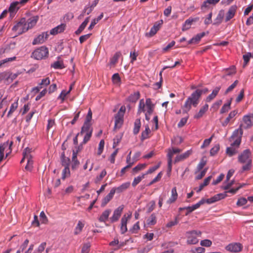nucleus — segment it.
Returning <instances> with one entry per match:
<instances>
[{
	"label": "nucleus",
	"mask_w": 253,
	"mask_h": 253,
	"mask_svg": "<svg viewBox=\"0 0 253 253\" xmlns=\"http://www.w3.org/2000/svg\"><path fill=\"white\" fill-rule=\"evenodd\" d=\"M28 30L26 25V19L25 18H21L20 21L12 28V31L16 32L18 35H21Z\"/></svg>",
	"instance_id": "obj_6"
},
{
	"label": "nucleus",
	"mask_w": 253,
	"mask_h": 253,
	"mask_svg": "<svg viewBox=\"0 0 253 253\" xmlns=\"http://www.w3.org/2000/svg\"><path fill=\"white\" fill-rule=\"evenodd\" d=\"M163 23V21H161V23L156 22L153 26L151 28L150 32L146 34L147 37H151L154 36L158 31H159L161 28V25Z\"/></svg>",
	"instance_id": "obj_13"
},
{
	"label": "nucleus",
	"mask_w": 253,
	"mask_h": 253,
	"mask_svg": "<svg viewBox=\"0 0 253 253\" xmlns=\"http://www.w3.org/2000/svg\"><path fill=\"white\" fill-rule=\"evenodd\" d=\"M244 124H242L239 128H242L247 129L253 126V123L251 119V116L250 115H246L243 117V119Z\"/></svg>",
	"instance_id": "obj_12"
},
{
	"label": "nucleus",
	"mask_w": 253,
	"mask_h": 253,
	"mask_svg": "<svg viewBox=\"0 0 253 253\" xmlns=\"http://www.w3.org/2000/svg\"><path fill=\"white\" fill-rule=\"evenodd\" d=\"M145 175L146 174H143L141 175L135 177L132 183V186H136L142 180V179L144 178Z\"/></svg>",
	"instance_id": "obj_44"
},
{
	"label": "nucleus",
	"mask_w": 253,
	"mask_h": 253,
	"mask_svg": "<svg viewBox=\"0 0 253 253\" xmlns=\"http://www.w3.org/2000/svg\"><path fill=\"white\" fill-rule=\"evenodd\" d=\"M70 171L69 167H66L63 169L62 172V177L61 178L63 180L65 179L66 178L70 177Z\"/></svg>",
	"instance_id": "obj_40"
},
{
	"label": "nucleus",
	"mask_w": 253,
	"mask_h": 253,
	"mask_svg": "<svg viewBox=\"0 0 253 253\" xmlns=\"http://www.w3.org/2000/svg\"><path fill=\"white\" fill-rule=\"evenodd\" d=\"M147 223L149 225H155L157 222V218L155 213H152L147 219Z\"/></svg>",
	"instance_id": "obj_37"
},
{
	"label": "nucleus",
	"mask_w": 253,
	"mask_h": 253,
	"mask_svg": "<svg viewBox=\"0 0 253 253\" xmlns=\"http://www.w3.org/2000/svg\"><path fill=\"white\" fill-rule=\"evenodd\" d=\"M104 144H105L104 140L103 139L101 140L99 143V146H98V152H97V154L98 155H100L102 154V153L103 151Z\"/></svg>",
	"instance_id": "obj_54"
},
{
	"label": "nucleus",
	"mask_w": 253,
	"mask_h": 253,
	"mask_svg": "<svg viewBox=\"0 0 253 253\" xmlns=\"http://www.w3.org/2000/svg\"><path fill=\"white\" fill-rule=\"evenodd\" d=\"M220 145L219 144L215 145L210 150V154L211 156H214L217 154L219 150Z\"/></svg>",
	"instance_id": "obj_47"
},
{
	"label": "nucleus",
	"mask_w": 253,
	"mask_h": 253,
	"mask_svg": "<svg viewBox=\"0 0 253 253\" xmlns=\"http://www.w3.org/2000/svg\"><path fill=\"white\" fill-rule=\"evenodd\" d=\"M209 108L208 104H205L199 110V112L194 116V118L199 119L201 118L204 114L207 111Z\"/></svg>",
	"instance_id": "obj_28"
},
{
	"label": "nucleus",
	"mask_w": 253,
	"mask_h": 253,
	"mask_svg": "<svg viewBox=\"0 0 253 253\" xmlns=\"http://www.w3.org/2000/svg\"><path fill=\"white\" fill-rule=\"evenodd\" d=\"M49 34L47 32H44L39 35L33 41V44L36 45L38 44L42 43L47 39Z\"/></svg>",
	"instance_id": "obj_11"
},
{
	"label": "nucleus",
	"mask_w": 253,
	"mask_h": 253,
	"mask_svg": "<svg viewBox=\"0 0 253 253\" xmlns=\"http://www.w3.org/2000/svg\"><path fill=\"white\" fill-rule=\"evenodd\" d=\"M11 44L9 45H6L5 46L0 48V54L2 55L5 53H8L11 50Z\"/></svg>",
	"instance_id": "obj_48"
},
{
	"label": "nucleus",
	"mask_w": 253,
	"mask_h": 253,
	"mask_svg": "<svg viewBox=\"0 0 253 253\" xmlns=\"http://www.w3.org/2000/svg\"><path fill=\"white\" fill-rule=\"evenodd\" d=\"M220 0H206L201 6V9L207 8L209 7L210 4L215 5Z\"/></svg>",
	"instance_id": "obj_33"
},
{
	"label": "nucleus",
	"mask_w": 253,
	"mask_h": 253,
	"mask_svg": "<svg viewBox=\"0 0 253 253\" xmlns=\"http://www.w3.org/2000/svg\"><path fill=\"white\" fill-rule=\"evenodd\" d=\"M91 247L90 243L89 242L84 243L82 248L81 253H88Z\"/></svg>",
	"instance_id": "obj_45"
},
{
	"label": "nucleus",
	"mask_w": 253,
	"mask_h": 253,
	"mask_svg": "<svg viewBox=\"0 0 253 253\" xmlns=\"http://www.w3.org/2000/svg\"><path fill=\"white\" fill-rule=\"evenodd\" d=\"M106 174L107 172L105 169L103 170L100 173V175L96 177L95 182L96 183H98V182L100 181L103 179V178L106 175Z\"/></svg>",
	"instance_id": "obj_56"
},
{
	"label": "nucleus",
	"mask_w": 253,
	"mask_h": 253,
	"mask_svg": "<svg viewBox=\"0 0 253 253\" xmlns=\"http://www.w3.org/2000/svg\"><path fill=\"white\" fill-rule=\"evenodd\" d=\"M177 196L178 195L176 191V188L174 187L171 190V195L169 199L167 201V203L170 204L174 203L177 199Z\"/></svg>",
	"instance_id": "obj_26"
},
{
	"label": "nucleus",
	"mask_w": 253,
	"mask_h": 253,
	"mask_svg": "<svg viewBox=\"0 0 253 253\" xmlns=\"http://www.w3.org/2000/svg\"><path fill=\"white\" fill-rule=\"evenodd\" d=\"M225 249L230 252L239 253L242 250L243 246L239 243H233L227 245Z\"/></svg>",
	"instance_id": "obj_9"
},
{
	"label": "nucleus",
	"mask_w": 253,
	"mask_h": 253,
	"mask_svg": "<svg viewBox=\"0 0 253 253\" xmlns=\"http://www.w3.org/2000/svg\"><path fill=\"white\" fill-rule=\"evenodd\" d=\"M127 218L124 216L121 219V232L122 234L125 233L127 230Z\"/></svg>",
	"instance_id": "obj_32"
},
{
	"label": "nucleus",
	"mask_w": 253,
	"mask_h": 253,
	"mask_svg": "<svg viewBox=\"0 0 253 253\" xmlns=\"http://www.w3.org/2000/svg\"><path fill=\"white\" fill-rule=\"evenodd\" d=\"M111 212V211L110 210H106L104 211L99 217V220L100 222H105L108 219Z\"/></svg>",
	"instance_id": "obj_31"
},
{
	"label": "nucleus",
	"mask_w": 253,
	"mask_h": 253,
	"mask_svg": "<svg viewBox=\"0 0 253 253\" xmlns=\"http://www.w3.org/2000/svg\"><path fill=\"white\" fill-rule=\"evenodd\" d=\"M51 67L55 69H61L65 68L63 61L61 59L60 57H58V60L52 64Z\"/></svg>",
	"instance_id": "obj_24"
},
{
	"label": "nucleus",
	"mask_w": 253,
	"mask_h": 253,
	"mask_svg": "<svg viewBox=\"0 0 253 253\" xmlns=\"http://www.w3.org/2000/svg\"><path fill=\"white\" fill-rule=\"evenodd\" d=\"M88 132H92V128L91 127L90 124L84 123L80 132L81 134H83L84 133H87Z\"/></svg>",
	"instance_id": "obj_34"
},
{
	"label": "nucleus",
	"mask_w": 253,
	"mask_h": 253,
	"mask_svg": "<svg viewBox=\"0 0 253 253\" xmlns=\"http://www.w3.org/2000/svg\"><path fill=\"white\" fill-rule=\"evenodd\" d=\"M150 133V130L148 125L145 126V130L141 133V140H145L149 137V134Z\"/></svg>",
	"instance_id": "obj_41"
},
{
	"label": "nucleus",
	"mask_w": 253,
	"mask_h": 253,
	"mask_svg": "<svg viewBox=\"0 0 253 253\" xmlns=\"http://www.w3.org/2000/svg\"><path fill=\"white\" fill-rule=\"evenodd\" d=\"M237 113H238L237 110H235L231 111L229 113L228 116L225 120V121L222 123V126H226L228 125V124L230 122L232 118H233L237 115Z\"/></svg>",
	"instance_id": "obj_27"
},
{
	"label": "nucleus",
	"mask_w": 253,
	"mask_h": 253,
	"mask_svg": "<svg viewBox=\"0 0 253 253\" xmlns=\"http://www.w3.org/2000/svg\"><path fill=\"white\" fill-rule=\"evenodd\" d=\"M84 225V223H83L81 221H79L75 229L74 234L75 235L80 234L82 231Z\"/></svg>",
	"instance_id": "obj_38"
},
{
	"label": "nucleus",
	"mask_w": 253,
	"mask_h": 253,
	"mask_svg": "<svg viewBox=\"0 0 253 253\" xmlns=\"http://www.w3.org/2000/svg\"><path fill=\"white\" fill-rule=\"evenodd\" d=\"M66 27V25L65 24H61L60 25L52 29L50 31V34L51 35H55L58 33H61L65 30Z\"/></svg>",
	"instance_id": "obj_16"
},
{
	"label": "nucleus",
	"mask_w": 253,
	"mask_h": 253,
	"mask_svg": "<svg viewBox=\"0 0 253 253\" xmlns=\"http://www.w3.org/2000/svg\"><path fill=\"white\" fill-rule=\"evenodd\" d=\"M126 107L122 106L118 113L115 115L114 128H120L124 123V117L126 112Z\"/></svg>",
	"instance_id": "obj_5"
},
{
	"label": "nucleus",
	"mask_w": 253,
	"mask_h": 253,
	"mask_svg": "<svg viewBox=\"0 0 253 253\" xmlns=\"http://www.w3.org/2000/svg\"><path fill=\"white\" fill-rule=\"evenodd\" d=\"M196 21L197 19H193L191 18H189V19H187L182 25V30L183 31H185L191 28L193 22Z\"/></svg>",
	"instance_id": "obj_22"
},
{
	"label": "nucleus",
	"mask_w": 253,
	"mask_h": 253,
	"mask_svg": "<svg viewBox=\"0 0 253 253\" xmlns=\"http://www.w3.org/2000/svg\"><path fill=\"white\" fill-rule=\"evenodd\" d=\"M205 36V32H203L202 33L198 34L196 36H195L194 37L192 38L190 40H189L188 42V43L189 44L197 43L200 42V41L201 40L202 38H203Z\"/></svg>",
	"instance_id": "obj_23"
},
{
	"label": "nucleus",
	"mask_w": 253,
	"mask_h": 253,
	"mask_svg": "<svg viewBox=\"0 0 253 253\" xmlns=\"http://www.w3.org/2000/svg\"><path fill=\"white\" fill-rule=\"evenodd\" d=\"M11 75L8 72H3L0 73V83L4 80L8 81Z\"/></svg>",
	"instance_id": "obj_42"
},
{
	"label": "nucleus",
	"mask_w": 253,
	"mask_h": 253,
	"mask_svg": "<svg viewBox=\"0 0 253 253\" xmlns=\"http://www.w3.org/2000/svg\"><path fill=\"white\" fill-rule=\"evenodd\" d=\"M32 149L27 147L23 152V158L20 161L21 163H23L25 159H31L32 158L31 155Z\"/></svg>",
	"instance_id": "obj_25"
},
{
	"label": "nucleus",
	"mask_w": 253,
	"mask_h": 253,
	"mask_svg": "<svg viewBox=\"0 0 253 253\" xmlns=\"http://www.w3.org/2000/svg\"><path fill=\"white\" fill-rule=\"evenodd\" d=\"M208 91V89L205 88L203 89H198L193 92L182 107L183 112L187 114L191 109L192 105L194 107H196L199 103V98L202 94H206Z\"/></svg>",
	"instance_id": "obj_1"
},
{
	"label": "nucleus",
	"mask_w": 253,
	"mask_h": 253,
	"mask_svg": "<svg viewBox=\"0 0 253 253\" xmlns=\"http://www.w3.org/2000/svg\"><path fill=\"white\" fill-rule=\"evenodd\" d=\"M115 193V190L113 189L112 188L110 191V193L102 200L101 207L105 206L107 204V203H108L111 201V200L113 198Z\"/></svg>",
	"instance_id": "obj_17"
},
{
	"label": "nucleus",
	"mask_w": 253,
	"mask_h": 253,
	"mask_svg": "<svg viewBox=\"0 0 253 253\" xmlns=\"http://www.w3.org/2000/svg\"><path fill=\"white\" fill-rule=\"evenodd\" d=\"M46 245V244L45 242L42 243L39 246L38 248L34 251V253H42L45 249Z\"/></svg>",
	"instance_id": "obj_52"
},
{
	"label": "nucleus",
	"mask_w": 253,
	"mask_h": 253,
	"mask_svg": "<svg viewBox=\"0 0 253 253\" xmlns=\"http://www.w3.org/2000/svg\"><path fill=\"white\" fill-rule=\"evenodd\" d=\"M236 73V69L235 66H232L229 69H227L225 72V76H231L235 74Z\"/></svg>",
	"instance_id": "obj_55"
},
{
	"label": "nucleus",
	"mask_w": 253,
	"mask_h": 253,
	"mask_svg": "<svg viewBox=\"0 0 253 253\" xmlns=\"http://www.w3.org/2000/svg\"><path fill=\"white\" fill-rule=\"evenodd\" d=\"M192 151L191 150H189L183 154L177 156L174 160V162L177 163L184 160V159L189 157V156L192 154Z\"/></svg>",
	"instance_id": "obj_19"
},
{
	"label": "nucleus",
	"mask_w": 253,
	"mask_h": 253,
	"mask_svg": "<svg viewBox=\"0 0 253 253\" xmlns=\"http://www.w3.org/2000/svg\"><path fill=\"white\" fill-rule=\"evenodd\" d=\"M124 208V206L123 205H121L114 211L112 216L110 218L111 222H115L119 220L122 214Z\"/></svg>",
	"instance_id": "obj_10"
},
{
	"label": "nucleus",
	"mask_w": 253,
	"mask_h": 253,
	"mask_svg": "<svg viewBox=\"0 0 253 253\" xmlns=\"http://www.w3.org/2000/svg\"><path fill=\"white\" fill-rule=\"evenodd\" d=\"M94 6H92V5L90 6H86L83 11L82 16H84V13H86V14H89L92 11L93 8Z\"/></svg>",
	"instance_id": "obj_61"
},
{
	"label": "nucleus",
	"mask_w": 253,
	"mask_h": 253,
	"mask_svg": "<svg viewBox=\"0 0 253 253\" xmlns=\"http://www.w3.org/2000/svg\"><path fill=\"white\" fill-rule=\"evenodd\" d=\"M238 84V81L236 80L231 85H230L225 91V94H227L232 91Z\"/></svg>",
	"instance_id": "obj_51"
},
{
	"label": "nucleus",
	"mask_w": 253,
	"mask_h": 253,
	"mask_svg": "<svg viewBox=\"0 0 253 253\" xmlns=\"http://www.w3.org/2000/svg\"><path fill=\"white\" fill-rule=\"evenodd\" d=\"M193 253H203L205 252V249L203 247L195 248L191 250Z\"/></svg>",
	"instance_id": "obj_64"
},
{
	"label": "nucleus",
	"mask_w": 253,
	"mask_h": 253,
	"mask_svg": "<svg viewBox=\"0 0 253 253\" xmlns=\"http://www.w3.org/2000/svg\"><path fill=\"white\" fill-rule=\"evenodd\" d=\"M121 52H117L110 59V64L112 65L116 64L118 62V59L121 57Z\"/></svg>",
	"instance_id": "obj_39"
},
{
	"label": "nucleus",
	"mask_w": 253,
	"mask_h": 253,
	"mask_svg": "<svg viewBox=\"0 0 253 253\" xmlns=\"http://www.w3.org/2000/svg\"><path fill=\"white\" fill-rule=\"evenodd\" d=\"M62 165L64 166V168L66 167H69L70 163V159L68 158H66L64 156V154L62 155Z\"/></svg>",
	"instance_id": "obj_57"
},
{
	"label": "nucleus",
	"mask_w": 253,
	"mask_h": 253,
	"mask_svg": "<svg viewBox=\"0 0 253 253\" xmlns=\"http://www.w3.org/2000/svg\"><path fill=\"white\" fill-rule=\"evenodd\" d=\"M91 34H88L86 35H84L82 36H81L79 38V41L80 43H83L84 42L86 41L87 40H88L90 37L91 36Z\"/></svg>",
	"instance_id": "obj_62"
},
{
	"label": "nucleus",
	"mask_w": 253,
	"mask_h": 253,
	"mask_svg": "<svg viewBox=\"0 0 253 253\" xmlns=\"http://www.w3.org/2000/svg\"><path fill=\"white\" fill-rule=\"evenodd\" d=\"M19 4L18 1H16L12 3L9 7V11L10 12H14L16 10H17L19 7H17V5Z\"/></svg>",
	"instance_id": "obj_50"
},
{
	"label": "nucleus",
	"mask_w": 253,
	"mask_h": 253,
	"mask_svg": "<svg viewBox=\"0 0 253 253\" xmlns=\"http://www.w3.org/2000/svg\"><path fill=\"white\" fill-rule=\"evenodd\" d=\"M200 244L202 246H205L207 247H210L211 244L212 242L211 240L208 239H205L204 240H202L201 241Z\"/></svg>",
	"instance_id": "obj_58"
},
{
	"label": "nucleus",
	"mask_w": 253,
	"mask_h": 253,
	"mask_svg": "<svg viewBox=\"0 0 253 253\" xmlns=\"http://www.w3.org/2000/svg\"><path fill=\"white\" fill-rule=\"evenodd\" d=\"M129 186V182H126L117 188H113L112 189L115 190V192L121 193L127 189Z\"/></svg>",
	"instance_id": "obj_30"
},
{
	"label": "nucleus",
	"mask_w": 253,
	"mask_h": 253,
	"mask_svg": "<svg viewBox=\"0 0 253 253\" xmlns=\"http://www.w3.org/2000/svg\"><path fill=\"white\" fill-rule=\"evenodd\" d=\"M40 216L41 221L42 223L45 224L47 222V218L43 211L40 213Z\"/></svg>",
	"instance_id": "obj_60"
},
{
	"label": "nucleus",
	"mask_w": 253,
	"mask_h": 253,
	"mask_svg": "<svg viewBox=\"0 0 253 253\" xmlns=\"http://www.w3.org/2000/svg\"><path fill=\"white\" fill-rule=\"evenodd\" d=\"M238 162L241 164H246L242 167V171L250 170L252 167L251 153L249 149L243 151L238 156Z\"/></svg>",
	"instance_id": "obj_3"
},
{
	"label": "nucleus",
	"mask_w": 253,
	"mask_h": 253,
	"mask_svg": "<svg viewBox=\"0 0 253 253\" xmlns=\"http://www.w3.org/2000/svg\"><path fill=\"white\" fill-rule=\"evenodd\" d=\"M225 195L222 193H220L214 195L213 197L208 199L205 201V202L208 204H212L220 200L223 199L225 198Z\"/></svg>",
	"instance_id": "obj_18"
},
{
	"label": "nucleus",
	"mask_w": 253,
	"mask_h": 253,
	"mask_svg": "<svg viewBox=\"0 0 253 253\" xmlns=\"http://www.w3.org/2000/svg\"><path fill=\"white\" fill-rule=\"evenodd\" d=\"M18 106V99H17L15 102L11 104L10 110L8 111L7 117L9 118L11 117L13 113L17 109Z\"/></svg>",
	"instance_id": "obj_29"
},
{
	"label": "nucleus",
	"mask_w": 253,
	"mask_h": 253,
	"mask_svg": "<svg viewBox=\"0 0 253 253\" xmlns=\"http://www.w3.org/2000/svg\"><path fill=\"white\" fill-rule=\"evenodd\" d=\"M201 232L197 230H192L187 232V243L190 245H194L198 243L199 240L197 236H200L201 235Z\"/></svg>",
	"instance_id": "obj_7"
},
{
	"label": "nucleus",
	"mask_w": 253,
	"mask_h": 253,
	"mask_svg": "<svg viewBox=\"0 0 253 253\" xmlns=\"http://www.w3.org/2000/svg\"><path fill=\"white\" fill-rule=\"evenodd\" d=\"M141 126V122L139 119H137L135 120L134 124V128H133V133L134 134H137L140 130V128Z\"/></svg>",
	"instance_id": "obj_35"
},
{
	"label": "nucleus",
	"mask_w": 253,
	"mask_h": 253,
	"mask_svg": "<svg viewBox=\"0 0 253 253\" xmlns=\"http://www.w3.org/2000/svg\"><path fill=\"white\" fill-rule=\"evenodd\" d=\"M79 150L76 152L74 150L73 152V156L72 158V169H76L80 165V162L77 159V153Z\"/></svg>",
	"instance_id": "obj_20"
},
{
	"label": "nucleus",
	"mask_w": 253,
	"mask_h": 253,
	"mask_svg": "<svg viewBox=\"0 0 253 253\" xmlns=\"http://www.w3.org/2000/svg\"><path fill=\"white\" fill-rule=\"evenodd\" d=\"M48 50L44 46H42L36 49L32 53V56L37 60L42 59L48 56Z\"/></svg>",
	"instance_id": "obj_8"
},
{
	"label": "nucleus",
	"mask_w": 253,
	"mask_h": 253,
	"mask_svg": "<svg viewBox=\"0 0 253 253\" xmlns=\"http://www.w3.org/2000/svg\"><path fill=\"white\" fill-rule=\"evenodd\" d=\"M140 97V93L139 92H134L129 97V100L132 102H136Z\"/></svg>",
	"instance_id": "obj_49"
},
{
	"label": "nucleus",
	"mask_w": 253,
	"mask_h": 253,
	"mask_svg": "<svg viewBox=\"0 0 253 253\" xmlns=\"http://www.w3.org/2000/svg\"><path fill=\"white\" fill-rule=\"evenodd\" d=\"M163 173L162 172H159L157 176L154 178L148 184V186H150L152 185L153 184L159 181L160 180L161 178H162Z\"/></svg>",
	"instance_id": "obj_53"
},
{
	"label": "nucleus",
	"mask_w": 253,
	"mask_h": 253,
	"mask_svg": "<svg viewBox=\"0 0 253 253\" xmlns=\"http://www.w3.org/2000/svg\"><path fill=\"white\" fill-rule=\"evenodd\" d=\"M154 109V104L152 103L150 98L146 99L145 104L144 100L142 99L139 101L137 114H140L142 112L144 113L145 111H146V113L152 114Z\"/></svg>",
	"instance_id": "obj_4"
},
{
	"label": "nucleus",
	"mask_w": 253,
	"mask_h": 253,
	"mask_svg": "<svg viewBox=\"0 0 253 253\" xmlns=\"http://www.w3.org/2000/svg\"><path fill=\"white\" fill-rule=\"evenodd\" d=\"M236 9L237 7L235 5L231 6L229 8L228 11H227L225 15V22H228V21H229L230 19L234 17L236 12Z\"/></svg>",
	"instance_id": "obj_15"
},
{
	"label": "nucleus",
	"mask_w": 253,
	"mask_h": 253,
	"mask_svg": "<svg viewBox=\"0 0 253 253\" xmlns=\"http://www.w3.org/2000/svg\"><path fill=\"white\" fill-rule=\"evenodd\" d=\"M38 20L39 16H35L30 17L27 20H26V25L28 29L33 28L36 24Z\"/></svg>",
	"instance_id": "obj_21"
},
{
	"label": "nucleus",
	"mask_w": 253,
	"mask_h": 253,
	"mask_svg": "<svg viewBox=\"0 0 253 253\" xmlns=\"http://www.w3.org/2000/svg\"><path fill=\"white\" fill-rule=\"evenodd\" d=\"M146 167V165L145 164H138L133 168L132 171L134 173H137L139 171L145 169Z\"/></svg>",
	"instance_id": "obj_46"
},
{
	"label": "nucleus",
	"mask_w": 253,
	"mask_h": 253,
	"mask_svg": "<svg viewBox=\"0 0 253 253\" xmlns=\"http://www.w3.org/2000/svg\"><path fill=\"white\" fill-rule=\"evenodd\" d=\"M205 203V200L204 199H202L198 203L192 206L186 207V210H187V211L185 213V215H188L190 212L198 209L202 205L204 204Z\"/></svg>",
	"instance_id": "obj_14"
},
{
	"label": "nucleus",
	"mask_w": 253,
	"mask_h": 253,
	"mask_svg": "<svg viewBox=\"0 0 253 253\" xmlns=\"http://www.w3.org/2000/svg\"><path fill=\"white\" fill-rule=\"evenodd\" d=\"M231 99L227 103L224 104L223 106L222 107L221 110H220V113L223 114L224 113H226L228 112L230 109V105L231 104Z\"/></svg>",
	"instance_id": "obj_43"
},
{
	"label": "nucleus",
	"mask_w": 253,
	"mask_h": 253,
	"mask_svg": "<svg viewBox=\"0 0 253 253\" xmlns=\"http://www.w3.org/2000/svg\"><path fill=\"white\" fill-rule=\"evenodd\" d=\"M243 134V130L241 128L236 129L230 138L231 142L233 141L231 146L226 148V153L229 157L236 154L238 153V149L241 142V137Z\"/></svg>",
	"instance_id": "obj_2"
},
{
	"label": "nucleus",
	"mask_w": 253,
	"mask_h": 253,
	"mask_svg": "<svg viewBox=\"0 0 253 253\" xmlns=\"http://www.w3.org/2000/svg\"><path fill=\"white\" fill-rule=\"evenodd\" d=\"M27 164L25 167V169L28 170H31L33 168V164L32 158L31 159H27Z\"/></svg>",
	"instance_id": "obj_59"
},
{
	"label": "nucleus",
	"mask_w": 253,
	"mask_h": 253,
	"mask_svg": "<svg viewBox=\"0 0 253 253\" xmlns=\"http://www.w3.org/2000/svg\"><path fill=\"white\" fill-rule=\"evenodd\" d=\"M181 151V150L178 148H172V149H169L168 153V159H169V158H170V159L172 160V157L174 154L179 153Z\"/></svg>",
	"instance_id": "obj_36"
},
{
	"label": "nucleus",
	"mask_w": 253,
	"mask_h": 253,
	"mask_svg": "<svg viewBox=\"0 0 253 253\" xmlns=\"http://www.w3.org/2000/svg\"><path fill=\"white\" fill-rule=\"evenodd\" d=\"M188 118V116L182 118L180 120V122L178 123V124L177 125L178 127H181L183 126L187 123Z\"/></svg>",
	"instance_id": "obj_63"
}]
</instances>
